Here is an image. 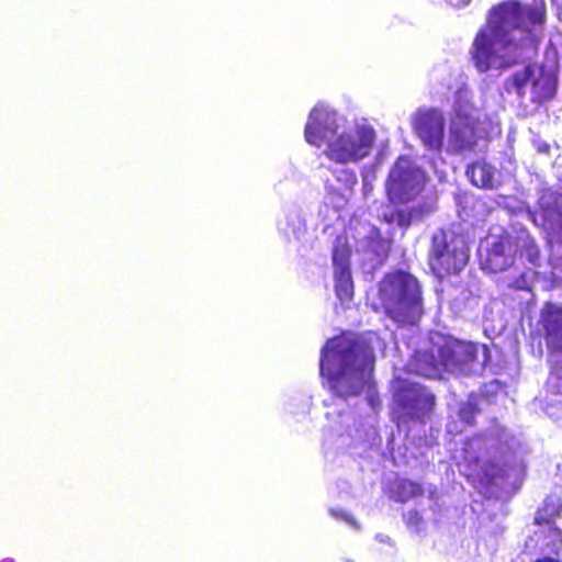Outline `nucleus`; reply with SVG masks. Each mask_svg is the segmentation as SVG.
<instances>
[{"label": "nucleus", "mask_w": 562, "mask_h": 562, "mask_svg": "<svg viewBox=\"0 0 562 562\" xmlns=\"http://www.w3.org/2000/svg\"><path fill=\"white\" fill-rule=\"evenodd\" d=\"M546 16L544 0L530 3L504 0L493 5L472 43L471 58L475 68L482 74L491 69L497 57V44L502 47L537 45L536 32L542 29Z\"/></svg>", "instance_id": "nucleus-1"}, {"label": "nucleus", "mask_w": 562, "mask_h": 562, "mask_svg": "<svg viewBox=\"0 0 562 562\" xmlns=\"http://www.w3.org/2000/svg\"><path fill=\"white\" fill-rule=\"evenodd\" d=\"M373 366V348L357 334L342 331L322 348L321 375L328 380L331 392L341 398L361 394Z\"/></svg>", "instance_id": "nucleus-2"}, {"label": "nucleus", "mask_w": 562, "mask_h": 562, "mask_svg": "<svg viewBox=\"0 0 562 562\" xmlns=\"http://www.w3.org/2000/svg\"><path fill=\"white\" fill-rule=\"evenodd\" d=\"M378 300L384 314L400 325L415 324L423 314L422 286L407 271L384 274L378 285Z\"/></svg>", "instance_id": "nucleus-3"}, {"label": "nucleus", "mask_w": 562, "mask_h": 562, "mask_svg": "<svg viewBox=\"0 0 562 562\" xmlns=\"http://www.w3.org/2000/svg\"><path fill=\"white\" fill-rule=\"evenodd\" d=\"M532 337L546 347L549 374L547 395L562 396V303L546 301L539 310Z\"/></svg>", "instance_id": "nucleus-4"}, {"label": "nucleus", "mask_w": 562, "mask_h": 562, "mask_svg": "<svg viewBox=\"0 0 562 562\" xmlns=\"http://www.w3.org/2000/svg\"><path fill=\"white\" fill-rule=\"evenodd\" d=\"M558 74L544 64H528L522 69L513 72L503 82L507 94L524 99L529 88L530 102L533 110H547L558 93Z\"/></svg>", "instance_id": "nucleus-5"}, {"label": "nucleus", "mask_w": 562, "mask_h": 562, "mask_svg": "<svg viewBox=\"0 0 562 562\" xmlns=\"http://www.w3.org/2000/svg\"><path fill=\"white\" fill-rule=\"evenodd\" d=\"M470 248L465 235L453 225L437 229L430 239L427 263L443 279L460 273L468 265Z\"/></svg>", "instance_id": "nucleus-6"}, {"label": "nucleus", "mask_w": 562, "mask_h": 562, "mask_svg": "<svg viewBox=\"0 0 562 562\" xmlns=\"http://www.w3.org/2000/svg\"><path fill=\"white\" fill-rule=\"evenodd\" d=\"M477 348L471 341L443 337L418 360L419 369L427 376L440 375L442 372H463L476 360Z\"/></svg>", "instance_id": "nucleus-7"}, {"label": "nucleus", "mask_w": 562, "mask_h": 562, "mask_svg": "<svg viewBox=\"0 0 562 562\" xmlns=\"http://www.w3.org/2000/svg\"><path fill=\"white\" fill-rule=\"evenodd\" d=\"M425 172L406 156H400L390 169L385 191L390 202L406 204L416 200L425 189Z\"/></svg>", "instance_id": "nucleus-8"}, {"label": "nucleus", "mask_w": 562, "mask_h": 562, "mask_svg": "<svg viewBox=\"0 0 562 562\" xmlns=\"http://www.w3.org/2000/svg\"><path fill=\"white\" fill-rule=\"evenodd\" d=\"M375 140L373 127L357 125L355 128L338 132L328 143L324 155L340 165L358 162L368 157Z\"/></svg>", "instance_id": "nucleus-9"}, {"label": "nucleus", "mask_w": 562, "mask_h": 562, "mask_svg": "<svg viewBox=\"0 0 562 562\" xmlns=\"http://www.w3.org/2000/svg\"><path fill=\"white\" fill-rule=\"evenodd\" d=\"M516 465L502 459L482 460L475 457L464 464L463 475L468 482L483 487H503L509 483L510 475Z\"/></svg>", "instance_id": "nucleus-10"}, {"label": "nucleus", "mask_w": 562, "mask_h": 562, "mask_svg": "<svg viewBox=\"0 0 562 562\" xmlns=\"http://www.w3.org/2000/svg\"><path fill=\"white\" fill-rule=\"evenodd\" d=\"M394 402L411 419L424 420L436 405V396L418 383L402 381L394 392Z\"/></svg>", "instance_id": "nucleus-11"}, {"label": "nucleus", "mask_w": 562, "mask_h": 562, "mask_svg": "<svg viewBox=\"0 0 562 562\" xmlns=\"http://www.w3.org/2000/svg\"><path fill=\"white\" fill-rule=\"evenodd\" d=\"M338 130L336 113L323 105H315L308 114L304 127V137L311 146L321 148L326 145L327 147Z\"/></svg>", "instance_id": "nucleus-12"}, {"label": "nucleus", "mask_w": 562, "mask_h": 562, "mask_svg": "<svg viewBox=\"0 0 562 562\" xmlns=\"http://www.w3.org/2000/svg\"><path fill=\"white\" fill-rule=\"evenodd\" d=\"M413 130L429 150H441L445 137V117L441 112L429 109L419 111Z\"/></svg>", "instance_id": "nucleus-13"}, {"label": "nucleus", "mask_w": 562, "mask_h": 562, "mask_svg": "<svg viewBox=\"0 0 562 562\" xmlns=\"http://www.w3.org/2000/svg\"><path fill=\"white\" fill-rule=\"evenodd\" d=\"M516 259L515 232L495 236L486 249L485 268L497 273L512 267Z\"/></svg>", "instance_id": "nucleus-14"}, {"label": "nucleus", "mask_w": 562, "mask_h": 562, "mask_svg": "<svg viewBox=\"0 0 562 562\" xmlns=\"http://www.w3.org/2000/svg\"><path fill=\"white\" fill-rule=\"evenodd\" d=\"M542 225L557 232L562 244V193L551 189H543L538 199Z\"/></svg>", "instance_id": "nucleus-15"}, {"label": "nucleus", "mask_w": 562, "mask_h": 562, "mask_svg": "<svg viewBox=\"0 0 562 562\" xmlns=\"http://www.w3.org/2000/svg\"><path fill=\"white\" fill-rule=\"evenodd\" d=\"M465 175L470 183L482 190H495L499 186L498 170L485 159H479L467 166Z\"/></svg>", "instance_id": "nucleus-16"}, {"label": "nucleus", "mask_w": 562, "mask_h": 562, "mask_svg": "<svg viewBox=\"0 0 562 562\" xmlns=\"http://www.w3.org/2000/svg\"><path fill=\"white\" fill-rule=\"evenodd\" d=\"M449 142L458 153L473 150L476 145L475 128L469 122L454 123L450 128Z\"/></svg>", "instance_id": "nucleus-17"}, {"label": "nucleus", "mask_w": 562, "mask_h": 562, "mask_svg": "<svg viewBox=\"0 0 562 562\" xmlns=\"http://www.w3.org/2000/svg\"><path fill=\"white\" fill-rule=\"evenodd\" d=\"M516 258L525 259L532 267L541 265L540 249L535 238L525 229L515 231Z\"/></svg>", "instance_id": "nucleus-18"}, {"label": "nucleus", "mask_w": 562, "mask_h": 562, "mask_svg": "<svg viewBox=\"0 0 562 562\" xmlns=\"http://www.w3.org/2000/svg\"><path fill=\"white\" fill-rule=\"evenodd\" d=\"M393 245L392 237H384L379 227L372 226L364 237L366 251L374 256L379 262L387 259Z\"/></svg>", "instance_id": "nucleus-19"}, {"label": "nucleus", "mask_w": 562, "mask_h": 562, "mask_svg": "<svg viewBox=\"0 0 562 562\" xmlns=\"http://www.w3.org/2000/svg\"><path fill=\"white\" fill-rule=\"evenodd\" d=\"M562 514V499L555 495H548L535 513L533 524L537 526L555 525Z\"/></svg>", "instance_id": "nucleus-20"}, {"label": "nucleus", "mask_w": 562, "mask_h": 562, "mask_svg": "<svg viewBox=\"0 0 562 562\" xmlns=\"http://www.w3.org/2000/svg\"><path fill=\"white\" fill-rule=\"evenodd\" d=\"M391 497L401 504H405L413 498L424 494V486L409 479H397L390 487Z\"/></svg>", "instance_id": "nucleus-21"}, {"label": "nucleus", "mask_w": 562, "mask_h": 562, "mask_svg": "<svg viewBox=\"0 0 562 562\" xmlns=\"http://www.w3.org/2000/svg\"><path fill=\"white\" fill-rule=\"evenodd\" d=\"M540 527L538 538L541 541L542 550L558 554L562 546V530L557 525Z\"/></svg>", "instance_id": "nucleus-22"}, {"label": "nucleus", "mask_w": 562, "mask_h": 562, "mask_svg": "<svg viewBox=\"0 0 562 562\" xmlns=\"http://www.w3.org/2000/svg\"><path fill=\"white\" fill-rule=\"evenodd\" d=\"M335 292L337 297L350 301L353 296V282L350 270H334Z\"/></svg>", "instance_id": "nucleus-23"}, {"label": "nucleus", "mask_w": 562, "mask_h": 562, "mask_svg": "<svg viewBox=\"0 0 562 562\" xmlns=\"http://www.w3.org/2000/svg\"><path fill=\"white\" fill-rule=\"evenodd\" d=\"M481 413V407L479 404V396L474 393H471L467 401L460 403L458 417L459 420L465 425L474 426L475 418Z\"/></svg>", "instance_id": "nucleus-24"}, {"label": "nucleus", "mask_w": 562, "mask_h": 562, "mask_svg": "<svg viewBox=\"0 0 562 562\" xmlns=\"http://www.w3.org/2000/svg\"><path fill=\"white\" fill-rule=\"evenodd\" d=\"M350 250L347 245H336L333 249L334 270H350Z\"/></svg>", "instance_id": "nucleus-25"}, {"label": "nucleus", "mask_w": 562, "mask_h": 562, "mask_svg": "<svg viewBox=\"0 0 562 562\" xmlns=\"http://www.w3.org/2000/svg\"><path fill=\"white\" fill-rule=\"evenodd\" d=\"M507 286L514 291H525L531 293L532 279L527 272H520L508 282Z\"/></svg>", "instance_id": "nucleus-26"}, {"label": "nucleus", "mask_w": 562, "mask_h": 562, "mask_svg": "<svg viewBox=\"0 0 562 562\" xmlns=\"http://www.w3.org/2000/svg\"><path fill=\"white\" fill-rule=\"evenodd\" d=\"M404 521L407 528L419 531L424 525V518L417 509L408 510L404 516Z\"/></svg>", "instance_id": "nucleus-27"}, {"label": "nucleus", "mask_w": 562, "mask_h": 562, "mask_svg": "<svg viewBox=\"0 0 562 562\" xmlns=\"http://www.w3.org/2000/svg\"><path fill=\"white\" fill-rule=\"evenodd\" d=\"M336 175V179L341 182L346 188H352L357 182L358 178L356 172L352 169H340L338 171H333Z\"/></svg>", "instance_id": "nucleus-28"}, {"label": "nucleus", "mask_w": 562, "mask_h": 562, "mask_svg": "<svg viewBox=\"0 0 562 562\" xmlns=\"http://www.w3.org/2000/svg\"><path fill=\"white\" fill-rule=\"evenodd\" d=\"M431 212L430 207L426 204L414 205L408 209L412 224L423 221Z\"/></svg>", "instance_id": "nucleus-29"}, {"label": "nucleus", "mask_w": 562, "mask_h": 562, "mask_svg": "<svg viewBox=\"0 0 562 562\" xmlns=\"http://www.w3.org/2000/svg\"><path fill=\"white\" fill-rule=\"evenodd\" d=\"M395 222L403 233H406L409 226L412 225V220L409 217L408 210L395 209Z\"/></svg>", "instance_id": "nucleus-30"}, {"label": "nucleus", "mask_w": 562, "mask_h": 562, "mask_svg": "<svg viewBox=\"0 0 562 562\" xmlns=\"http://www.w3.org/2000/svg\"><path fill=\"white\" fill-rule=\"evenodd\" d=\"M541 408L550 416V417H557L559 413L561 412L562 403L559 402L553 403L549 401V398L546 396L544 398L539 400Z\"/></svg>", "instance_id": "nucleus-31"}, {"label": "nucleus", "mask_w": 562, "mask_h": 562, "mask_svg": "<svg viewBox=\"0 0 562 562\" xmlns=\"http://www.w3.org/2000/svg\"><path fill=\"white\" fill-rule=\"evenodd\" d=\"M395 209L390 213H384L382 216V221L386 224H392L395 222Z\"/></svg>", "instance_id": "nucleus-32"}, {"label": "nucleus", "mask_w": 562, "mask_h": 562, "mask_svg": "<svg viewBox=\"0 0 562 562\" xmlns=\"http://www.w3.org/2000/svg\"><path fill=\"white\" fill-rule=\"evenodd\" d=\"M447 2L454 8H460L468 5L471 0H447Z\"/></svg>", "instance_id": "nucleus-33"}, {"label": "nucleus", "mask_w": 562, "mask_h": 562, "mask_svg": "<svg viewBox=\"0 0 562 562\" xmlns=\"http://www.w3.org/2000/svg\"><path fill=\"white\" fill-rule=\"evenodd\" d=\"M535 562H561L560 560L551 557L538 558Z\"/></svg>", "instance_id": "nucleus-34"}, {"label": "nucleus", "mask_w": 562, "mask_h": 562, "mask_svg": "<svg viewBox=\"0 0 562 562\" xmlns=\"http://www.w3.org/2000/svg\"><path fill=\"white\" fill-rule=\"evenodd\" d=\"M1 562H11V561H9V560H3V561H1Z\"/></svg>", "instance_id": "nucleus-35"}]
</instances>
